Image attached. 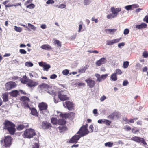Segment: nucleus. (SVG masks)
Here are the masks:
<instances>
[{
  "mask_svg": "<svg viewBox=\"0 0 148 148\" xmlns=\"http://www.w3.org/2000/svg\"><path fill=\"white\" fill-rule=\"evenodd\" d=\"M4 129H6L11 135H13L16 131L15 125L12 122L8 120L5 121L4 123Z\"/></svg>",
  "mask_w": 148,
  "mask_h": 148,
  "instance_id": "nucleus-1",
  "label": "nucleus"
},
{
  "mask_svg": "<svg viewBox=\"0 0 148 148\" xmlns=\"http://www.w3.org/2000/svg\"><path fill=\"white\" fill-rule=\"evenodd\" d=\"M47 92L51 95H54L55 96L56 95L57 93H58V97L60 100L62 101L66 100L69 99L68 97H67L66 95H64L63 93V91L58 92L54 90L51 91H47Z\"/></svg>",
  "mask_w": 148,
  "mask_h": 148,
  "instance_id": "nucleus-2",
  "label": "nucleus"
},
{
  "mask_svg": "<svg viewBox=\"0 0 148 148\" xmlns=\"http://www.w3.org/2000/svg\"><path fill=\"white\" fill-rule=\"evenodd\" d=\"M130 140L140 144H142L146 148H148V145L144 139L142 138L135 136L131 138Z\"/></svg>",
  "mask_w": 148,
  "mask_h": 148,
  "instance_id": "nucleus-3",
  "label": "nucleus"
},
{
  "mask_svg": "<svg viewBox=\"0 0 148 148\" xmlns=\"http://www.w3.org/2000/svg\"><path fill=\"white\" fill-rule=\"evenodd\" d=\"M35 135V133L34 130L30 128L27 129L25 131L23 136L24 138H30L33 137Z\"/></svg>",
  "mask_w": 148,
  "mask_h": 148,
  "instance_id": "nucleus-4",
  "label": "nucleus"
},
{
  "mask_svg": "<svg viewBox=\"0 0 148 148\" xmlns=\"http://www.w3.org/2000/svg\"><path fill=\"white\" fill-rule=\"evenodd\" d=\"M88 126V124H86L85 125L82 126L77 132V134H79L81 137L88 134L89 133V131L87 129Z\"/></svg>",
  "mask_w": 148,
  "mask_h": 148,
  "instance_id": "nucleus-5",
  "label": "nucleus"
},
{
  "mask_svg": "<svg viewBox=\"0 0 148 148\" xmlns=\"http://www.w3.org/2000/svg\"><path fill=\"white\" fill-rule=\"evenodd\" d=\"M4 146L5 147H9L11 145L12 141V138L9 136L5 137L3 139Z\"/></svg>",
  "mask_w": 148,
  "mask_h": 148,
  "instance_id": "nucleus-6",
  "label": "nucleus"
},
{
  "mask_svg": "<svg viewBox=\"0 0 148 148\" xmlns=\"http://www.w3.org/2000/svg\"><path fill=\"white\" fill-rule=\"evenodd\" d=\"M38 107L41 113H43V111H45L47 113H49V112L47 110V105L46 103L43 102L40 103L38 105Z\"/></svg>",
  "mask_w": 148,
  "mask_h": 148,
  "instance_id": "nucleus-7",
  "label": "nucleus"
},
{
  "mask_svg": "<svg viewBox=\"0 0 148 148\" xmlns=\"http://www.w3.org/2000/svg\"><path fill=\"white\" fill-rule=\"evenodd\" d=\"M16 86V84L12 81H10L5 84L6 89L7 90H10L15 88Z\"/></svg>",
  "mask_w": 148,
  "mask_h": 148,
  "instance_id": "nucleus-8",
  "label": "nucleus"
},
{
  "mask_svg": "<svg viewBox=\"0 0 148 148\" xmlns=\"http://www.w3.org/2000/svg\"><path fill=\"white\" fill-rule=\"evenodd\" d=\"M81 137L79 134H76L70 138L69 142L71 143H77Z\"/></svg>",
  "mask_w": 148,
  "mask_h": 148,
  "instance_id": "nucleus-9",
  "label": "nucleus"
},
{
  "mask_svg": "<svg viewBox=\"0 0 148 148\" xmlns=\"http://www.w3.org/2000/svg\"><path fill=\"white\" fill-rule=\"evenodd\" d=\"M63 105L64 107H67L69 110H72L74 109V104L71 101H66L65 102L63 103Z\"/></svg>",
  "mask_w": 148,
  "mask_h": 148,
  "instance_id": "nucleus-10",
  "label": "nucleus"
},
{
  "mask_svg": "<svg viewBox=\"0 0 148 148\" xmlns=\"http://www.w3.org/2000/svg\"><path fill=\"white\" fill-rule=\"evenodd\" d=\"M21 100L23 102V103L25 105L24 106L29 108V105L28 103L29 101V99L26 96H23L21 98Z\"/></svg>",
  "mask_w": 148,
  "mask_h": 148,
  "instance_id": "nucleus-11",
  "label": "nucleus"
},
{
  "mask_svg": "<svg viewBox=\"0 0 148 148\" xmlns=\"http://www.w3.org/2000/svg\"><path fill=\"white\" fill-rule=\"evenodd\" d=\"M85 81L87 83L88 86L90 88L94 87L95 84V81L94 80L88 79L85 80Z\"/></svg>",
  "mask_w": 148,
  "mask_h": 148,
  "instance_id": "nucleus-12",
  "label": "nucleus"
},
{
  "mask_svg": "<svg viewBox=\"0 0 148 148\" xmlns=\"http://www.w3.org/2000/svg\"><path fill=\"white\" fill-rule=\"evenodd\" d=\"M107 62V60L106 58H102L95 62L96 65L98 66H100L101 64L106 63Z\"/></svg>",
  "mask_w": 148,
  "mask_h": 148,
  "instance_id": "nucleus-13",
  "label": "nucleus"
},
{
  "mask_svg": "<svg viewBox=\"0 0 148 148\" xmlns=\"http://www.w3.org/2000/svg\"><path fill=\"white\" fill-rule=\"evenodd\" d=\"M121 40V38H117L112 40H108L106 42V44L108 45H111L114 43L119 42Z\"/></svg>",
  "mask_w": 148,
  "mask_h": 148,
  "instance_id": "nucleus-14",
  "label": "nucleus"
},
{
  "mask_svg": "<svg viewBox=\"0 0 148 148\" xmlns=\"http://www.w3.org/2000/svg\"><path fill=\"white\" fill-rule=\"evenodd\" d=\"M110 9L112 14L116 17L118 15V12L121 11V8H115L112 7Z\"/></svg>",
  "mask_w": 148,
  "mask_h": 148,
  "instance_id": "nucleus-15",
  "label": "nucleus"
},
{
  "mask_svg": "<svg viewBox=\"0 0 148 148\" xmlns=\"http://www.w3.org/2000/svg\"><path fill=\"white\" fill-rule=\"evenodd\" d=\"M120 114L117 112H114L111 114L109 115L108 118H110L112 119H118L120 117Z\"/></svg>",
  "mask_w": 148,
  "mask_h": 148,
  "instance_id": "nucleus-16",
  "label": "nucleus"
},
{
  "mask_svg": "<svg viewBox=\"0 0 148 148\" xmlns=\"http://www.w3.org/2000/svg\"><path fill=\"white\" fill-rule=\"evenodd\" d=\"M139 7L138 4H133L132 5L126 6L125 7V8L127 10H132L133 9Z\"/></svg>",
  "mask_w": 148,
  "mask_h": 148,
  "instance_id": "nucleus-17",
  "label": "nucleus"
},
{
  "mask_svg": "<svg viewBox=\"0 0 148 148\" xmlns=\"http://www.w3.org/2000/svg\"><path fill=\"white\" fill-rule=\"evenodd\" d=\"M40 48L46 50H50L52 49V47L48 44H44L40 47Z\"/></svg>",
  "mask_w": 148,
  "mask_h": 148,
  "instance_id": "nucleus-18",
  "label": "nucleus"
},
{
  "mask_svg": "<svg viewBox=\"0 0 148 148\" xmlns=\"http://www.w3.org/2000/svg\"><path fill=\"white\" fill-rule=\"evenodd\" d=\"M42 127L44 129H48L51 127V125L49 122L45 121L42 123Z\"/></svg>",
  "mask_w": 148,
  "mask_h": 148,
  "instance_id": "nucleus-19",
  "label": "nucleus"
},
{
  "mask_svg": "<svg viewBox=\"0 0 148 148\" xmlns=\"http://www.w3.org/2000/svg\"><path fill=\"white\" fill-rule=\"evenodd\" d=\"M27 84V85L29 87H34L38 84V83L36 82L30 80L28 82Z\"/></svg>",
  "mask_w": 148,
  "mask_h": 148,
  "instance_id": "nucleus-20",
  "label": "nucleus"
},
{
  "mask_svg": "<svg viewBox=\"0 0 148 148\" xmlns=\"http://www.w3.org/2000/svg\"><path fill=\"white\" fill-rule=\"evenodd\" d=\"M89 66L88 65H85L84 67H82L78 70V72L80 73H84L86 70L88 68Z\"/></svg>",
  "mask_w": 148,
  "mask_h": 148,
  "instance_id": "nucleus-21",
  "label": "nucleus"
},
{
  "mask_svg": "<svg viewBox=\"0 0 148 148\" xmlns=\"http://www.w3.org/2000/svg\"><path fill=\"white\" fill-rule=\"evenodd\" d=\"M147 27V25L145 23H142L140 25H137L136 26V28L137 29H141L145 28Z\"/></svg>",
  "mask_w": 148,
  "mask_h": 148,
  "instance_id": "nucleus-22",
  "label": "nucleus"
},
{
  "mask_svg": "<svg viewBox=\"0 0 148 148\" xmlns=\"http://www.w3.org/2000/svg\"><path fill=\"white\" fill-rule=\"evenodd\" d=\"M116 30L117 29H106L105 30V31L106 33L110 34H114V32H116Z\"/></svg>",
  "mask_w": 148,
  "mask_h": 148,
  "instance_id": "nucleus-23",
  "label": "nucleus"
},
{
  "mask_svg": "<svg viewBox=\"0 0 148 148\" xmlns=\"http://www.w3.org/2000/svg\"><path fill=\"white\" fill-rule=\"evenodd\" d=\"M18 92L17 90H13L10 93V95L11 96L15 97L18 95Z\"/></svg>",
  "mask_w": 148,
  "mask_h": 148,
  "instance_id": "nucleus-24",
  "label": "nucleus"
},
{
  "mask_svg": "<svg viewBox=\"0 0 148 148\" xmlns=\"http://www.w3.org/2000/svg\"><path fill=\"white\" fill-rule=\"evenodd\" d=\"M70 114L69 113H61L60 114V116L63 118H67L70 116Z\"/></svg>",
  "mask_w": 148,
  "mask_h": 148,
  "instance_id": "nucleus-25",
  "label": "nucleus"
},
{
  "mask_svg": "<svg viewBox=\"0 0 148 148\" xmlns=\"http://www.w3.org/2000/svg\"><path fill=\"white\" fill-rule=\"evenodd\" d=\"M50 67L51 66L49 64H47L46 63H44L43 69L44 71H48Z\"/></svg>",
  "mask_w": 148,
  "mask_h": 148,
  "instance_id": "nucleus-26",
  "label": "nucleus"
},
{
  "mask_svg": "<svg viewBox=\"0 0 148 148\" xmlns=\"http://www.w3.org/2000/svg\"><path fill=\"white\" fill-rule=\"evenodd\" d=\"M110 80L112 81H116L117 79V75L114 73L112 74L110 77Z\"/></svg>",
  "mask_w": 148,
  "mask_h": 148,
  "instance_id": "nucleus-27",
  "label": "nucleus"
},
{
  "mask_svg": "<svg viewBox=\"0 0 148 148\" xmlns=\"http://www.w3.org/2000/svg\"><path fill=\"white\" fill-rule=\"evenodd\" d=\"M31 114L32 115L35 116H38L37 112L36 110L34 108H33L31 110Z\"/></svg>",
  "mask_w": 148,
  "mask_h": 148,
  "instance_id": "nucleus-28",
  "label": "nucleus"
},
{
  "mask_svg": "<svg viewBox=\"0 0 148 148\" xmlns=\"http://www.w3.org/2000/svg\"><path fill=\"white\" fill-rule=\"evenodd\" d=\"M28 125L25 126L23 124H20L16 127V129L18 130H21L23 129L25 127H27Z\"/></svg>",
  "mask_w": 148,
  "mask_h": 148,
  "instance_id": "nucleus-29",
  "label": "nucleus"
},
{
  "mask_svg": "<svg viewBox=\"0 0 148 148\" xmlns=\"http://www.w3.org/2000/svg\"><path fill=\"white\" fill-rule=\"evenodd\" d=\"M66 122V121L65 120L62 119H61L58 120V123L59 125H63L65 124Z\"/></svg>",
  "mask_w": 148,
  "mask_h": 148,
  "instance_id": "nucleus-30",
  "label": "nucleus"
},
{
  "mask_svg": "<svg viewBox=\"0 0 148 148\" xmlns=\"http://www.w3.org/2000/svg\"><path fill=\"white\" fill-rule=\"evenodd\" d=\"M21 83L25 84L27 81V79L26 76H24L23 78L21 79Z\"/></svg>",
  "mask_w": 148,
  "mask_h": 148,
  "instance_id": "nucleus-31",
  "label": "nucleus"
},
{
  "mask_svg": "<svg viewBox=\"0 0 148 148\" xmlns=\"http://www.w3.org/2000/svg\"><path fill=\"white\" fill-rule=\"evenodd\" d=\"M3 99L4 102H6L8 101V94L5 93L3 95Z\"/></svg>",
  "mask_w": 148,
  "mask_h": 148,
  "instance_id": "nucleus-32",
  "label": "nucleus"
},
{
  "mask_svg": "<svg viewBox=\"0 0 148 148\" xmlns=\"http://www.w3.org/2000/svg\"><path fill=\"white\" fill-rule=\"evenodd\" d=\"M40 88L41 89H45V91L46 90H45L46 88H49L48 87V85L45 84H43L42 85H41L40 86Z\"/></svg>",
  "mask_w": 148,
  "mask_h": 148,
  "instance_id": "nucleus-33",
  "label": "nucleus"
},
{
  "mask_svg": "<svg viewBox=\"0 0 148 148\" xmlns=\"http://www.w3.org/2000/svg\"><path fill=\"white\" fill-rule=\"evenodd\" d=\"M113 145V143L112 142H110L106 143L104 144V145L105 146L108 147H111Z\"/></svg>",
  "mask_w": 148,
  "mask_h": 148,
  "instance_id": "nucleus-34",
  "label": "nucleus"
},
{
  "mask_svg": "<svg viewBox=\"0 0 148 148\" xmlns=\"http://www.w3.org/2000/svg\"><path fill=\"white\" fill-rule=\"evenodd\" d=\"M54 44H57L58 47H61V43L60 41L58 40H56L54 42Z\"/></svg>",
  "mask_w": 148,
  "mask_h": 148,
  "instance_id": "nucleus-35",
  "label": "nucleus"
},
{
  "mask_svg": "<svg viewBox=\"0 0 148 148\" xmlns=\"http://www.w3.org/2000/svg\"><path fill=\"white\" fill-rule=\"evenodd\" d=\"M108 75V74H107L101 75L100 77L101 82L105 79L107 77Z\"/></svg>",
  "mask_w": 148,
  "mask_h": 148,
  "instance_id": "nucleus-36",
  "label": "nucleus"
},
{
  "mask_svg": "<svg viewBox=\"0 0 148 148\" xmlns=\"http://www.w3.org/2000/svg\"><path fill=\"white\" fill-rule=\"evenodd\" d=\"M30 75L31 77H34L36 78H37L38 77V74L35 72H33L32 73H30Z\"/></svg>",
  "mask_w": 148,
  "mask_h": 148,
  "instance_id": "nucleus-37",
  "label": "nucleus"
},
{
  "mask_svg": "<svg viewBox=\"0 0 148 148\" xmlns=\"http://www.w3.org/2000/svg\"><path fill=\"white\" fill-rule=\"evenodd\" d=\"M114 14H110L107 15V18L108 19H111L112 18L116 17Z\"/></svg>",
  "mask_w": 148,
  "mask_h": 148,
  "instance_id": "nucleus-38",
  "label": "nucleus"
},
{
  "mask_svg": "<svg viewBox=\"0 0 148 148\" xmlns=\"http://www.w3.org/2000/svg\"><path fill=\"white\" fill-rule=\"evenodd\" d=\"M51 121L53 124L56 125L57 124V120L56 118H52L51 119Z\"/></svg>",
  "mask_w": 148,
  "mask_h": 148,
  "instance_id": "nucleus-39",
  "label": "nucleus"
},
{
  "mask_svg": "<svg viewBox=\"0 0 148 148\" xmlns=\"http://www.w3.org/2000/svg\"><path fill=\"white\" fill-rule=\"evenodd\" d=\"M129 65V62L127 61L124 62L123 64V66L124 68H127Z\"/></svg>",
  "mask_w": 148,
  "mask_h": 148,
  "instance_id": "nucleus-40",
  "label": "nucleus"
},
{
  "mask_svg": "<svg viewBox=\"0 0 148 148\" xmlns=\"http://www.w3.org/2000/svg\"><path fill=\"white\" fill-rule=\"evenodd\" d=\"M28 25L29 27L31 28L32 29L34 30H35L36 28V27L30 23H28Z\"/></svg>",
  "mask_w": 148,
  "mask_h": 148,
  "instance_id": "nucleus-41",
  "label": "nucleus"
},
{
  "mask_svg": "<svg viewBox=\"0 0 148 148\" xmlns=\"http://www.w3.org/2000/svg\"><path fill=\"white\" fill-rule=\"evenodd\" d=\"M35 6L34 4L33 3H31L29 5H27L26 6V7L30 9H32L34 8L35 7Z\"/></svg>",
  "mask_w": 148,
  "mask_h": 148,
  "instance_id": "nucleus-42",
  "label": "nucleus"
},
{
  "mask_svg": "<svg viewBox=\"0 0 148 148\" xmlns=\"http://www.w3.org/2000/svg\"><path fill=\"white\" fill-rule=\"evenodd\" d=\"M25 64L27 67H32L33 66V64L30 62H26L25 63Z\"/></svg>",
  "mask_w": 148,
  "mask_h": 148,
  "instance_id": "nucleus-43",
  "label": "nucleus"
},
{
  "mask_svg": "<svg viewBox=\"0 0 148 148\" xmlns=\"http://www.w3.org/2000/svg\"><path fill=\"white\" fill-rule=\"evenodd\" d=\"M95 76L97 78V81H98L99 82H101V80L100 79L101 76L100 74H96L95 75Z\"/></svg>",
  "mask_w": 148,
  "mask_h": 148,
  "instance_id": "nucleus-44",
  "label": "nucleus"
},
{
  "mask_svg": "<svg viewBox=\"0 0 148 148\" xmlns=\"http://www.w3.org/2000/svg\"><path fill=\"white\" fill-rule=\"evenodd\" d=\"M14 29L15 31L19 32H21L22 30L21 28L18 27L16 26H14Z\"/></svg>",
  "mask_w": 148,
  "mask_h": 148,
  "instance_id": "nucleus-45",
  "label": "nucleus"
},
{
  "mask_svg": "<svg viewBox=\"0 0 148 148\" xmlns=\"http://www.w3.org/2000/svg\"><path fill=\"white\" fill-rule=\"evenodd\" d=\"M111 123L110 121H109L107 119H105L104 122L105 124L107 126L110 125Z\"/></svg>",
  "mask_w": 148,
  "mask_h": 148,
  "instance_id": "nucleus-46",
  "label": "nucleus"
},
{
  "mask_svg": "<svg viewBox=\"0 0 148 148\" xmlns=\"http://www.w3.org/2000/svg\"><path fill=\"white\" fill-rule=\"evenodd\" d=\"M69 73V71L68 69L63 70L62 72L63 74L64 75H67Z\"/></svg>",
  "mask_w": 148,
  "mask_h": 148,
  "instance_id": "nucleus-47",
  "label": "nucleus"
},
{
  "mask_svg": "<svg viewBox=\"0 0 148 148\" xmlns=\"http://www.w3.org/2000/svg\"><path fill=\"white\" fill-rule=\"evenodd\" d=\"M132 132L134 134L136 133L137 132H139V130L137 129L136 127H134L132 129Z\"/></svg>",
  "mask_w": 148,
  "mask_h": 148,
  "instance_id": "nucleus-48",
  "label": "nucleus"
},
{
  "mask_svg": "<svg viewBox=\"0 0 148 148\" xmlns=\"http://www.w3.org/2000/svg\"><path fill=\"white\" fill-rule=\"evenodd\" d=\"M91 1V0H84V4L85 5H88Z\"/></svg>",
  "mask_w": 148,
  "mask_h": 148,
  "instance_id": "nucleus-49",
  "label": "nucleus"
},
{
  "mask_svg": "<svg viewBox=\"0 0 148 148\" xmlns=\"http://www.w3.org/2000/svg\"><path fill=\"white\" fill-rule=\"evenodd\" d=\"M117 75V74L121 75L122 73V72L121 70L119 69H117L116 70V72L114 73Z\"/></svg>",
  "mask_w": 148,
  "mask_h": 148,
  "instance_id": "nucleus-50",
  "label": "nucleus"
},
{
  "mask_svg": "<svg viewBox=\"0 0 148 148\" xmlns=\"http://www.w3.org/2000/svg\"><path fill=\"white\" fill-rule=\"evenodd\" d=\"M142 56L145 58H147L148 57V52L147 51H144L143 53Z\"/></svg>",
  "mask_w": 148,
  "mask_h": 148,
  "instance_id": "nucleus-51",
  "label": "nucleus"
},
{
  "mask_svg": "<svg viewBox=\"0 0 148 148\" xmlns=\"http://www.w3.org/2000/svg\"><path fill=\"white\" fill-rule=\"evenodd\" d=\"M141 67L142 66L139 63H137L135 66V67L136 69H140Z\"/></svg>",
  "mask_w": 148,
  "mask_h": 148,
  "instance_id": "nucleus-52",
  "label": "nucleus"
},
{
  "mask_svg": "<svg viewBox=\"0 0 148 148\" xmlns=\"http://www.w3.org/2000/svg\"><path fill=\"white\" fill-rule=\"evenodd\" d=\"M19 52L21 54H25L27 53V51L25 50L22 49H20Z\"/></svg>",
  "mask_w": 148,
  "mask_h": 148,
  "instance_id": "nucleus-53",
  "label": "nucleus"
},
{
  "mask_svg": "<svg viewBox=\"0 0 148 148\" xmlns=\"http://www.w3.org/2000/svg\"><path fill=\"white\" fill-rule=\"evenodd\" d=\"M124 129L126 131H130L131 130V127L130 126L127 125L125 126Z\"/></svg>",
  "mask_w": 148,
  "mask_h": 148,
  "instance_id": "nucleus-54",
  "label": "nucleus"
},
{
  "mask_svg": "<svg viewBox=\"0 0 148 148\" xmlns=\"http://www.w3.org/2000/svg\"><path fill=\"white\" fill-rule=\"evenodd\" d=\"M39 145L38 143H36L34 145H33L32 148H39Z\"/></svg>",
  "mask_w": 148,
  "mask_h": 148,
  "instance_id": "nucleus-55",
  "label": "nucleus"
},
{
  "mask_svg": "<svg viewBox=\"0 0 148 148\" xmlns=\"http://www.w3.org/2000/svg\"><path fill=\"white\" fill-rule=\"evenodd\" d=\"M123 121H125V123H127L129 124V120L126 117H124L123 119Z\"/></svg>",
  "mask_w": 148,
  "mask_h": 148,
  "instance_id": "nucleus-56",
  "label": "nucleus"
},
{
  "mask_svg": "<svg viewBox=\"0 0 148 148\" xmlns=\"http://www.w3.org/2000/svg\"><path fill=\"white\" fill-rule=\"evenodd\" d=\"M130 31L128 29H125L123 32V34L124 35H126L129 33Z\"/></svg>",
  "mask_w": 148,
  "mask_h": 148,
  "instance_id": "nucleus-57",
  "label": "nucleus"
},
{
  "mask_svg": "<svg viewBox=\"0 0 148 148\" xmlns=\"http://www.w3.org/2000/svg\"><path fill=\"white\" fill-rule=\"evenodd\" d=\"M57 77V75L56 74H53L51 75L50 78L51 79H54L56 78Z\"/></svg>",
  "mask_w": 148,
  "mask_h": 148,
  "instance_id": "nucleus-58",
  "label": "nucleus"
},
{
  "mask_svg": "<svg viewBox=\"0 0 148 148\" xmlns=\"http://www.w3.org/2000/svg\"><path fill=\"white\" fill-rule=\"evenodd\" d=\"M54 3V2L53 0H48L46 2L47 4H53Z\"/></svg>",
  "mask_w": 148,
  "mask_h": 148,
  "instance_id": "nucleus-59",
  "label": "nucleus"
},
{
  "mask_svg": "<svg viewBox=\"0 0 148 148\" xmlns=\"http://www.w3.org/2000/svg\"><path fill=\"white\" fill-rule=\"evenodd\" d=\"M105 119H99L97 121V122L98 123L100 124H102L104 123Z\"/></svg>",
  "mask_w": 148,
  "mask_h": 148,
  "instance_id": "nucleus-60",
  "label": "nucleus"
},
{
  "mask_svg": "<svg viewBox=\"0 0 148 148\" xmlns=\"http://www.w3.org/2000/svg\"><path fill=\"white\" fill-rule=\"evenodd\" d=\"M125 43L124 42H122L119 43L118 44V47L119 48H121V47H123L124 46Z\"/></svg>",
  "mask_w": 148,
  "mask_h": 148,
  "instance_id": "nucleus-61",
  "label": "nucleus"
},
{
  "mask_svg": "<svg viewBox=\"0 0 148 148\" xmlns=\"http://www.w3.org/2000/svg\"><path fill=\"white\" fill-rule=\"evenodd\" d=\"M94 127H93V126L92 125H90L89 127V130L91 131V132H92L94 131V129H93Z\"/></svg>",
  "mask_w": 148,
  "mask_h": 148,
  "instance_id": "nucleus-62",
  "label": "nucleus"
},
{
  "mask_svg": "<svg viewBox=\"0 0 148 148\" xmlns=\"http://www.w3.org/2000/svg\"><path fill=\"white\" fill-rule=\"evenodd\" d=\"M128 84V82L127 80H124L123 81V85L125 86H126Z\"/></svg>",
  "mask_w": 148,
  "mask_h": 148,
  "instance_id": "nucleus-63",
  "label": "nucleus"
},
{
  "mask_svg": "<svg viewBox=\"0 0 148 148\" xmlns=\"http://www.w3.org/2000/svg\"><path fill=\"white\" fill-rule=\"evenodd\" d=\"M143 21L148 23V15L146 16L143 19Z\"/></svg>",
  "mask_w": 148,
  "mask_h": 148,
  "instance_id": "nucleus-64",
  "label": "nucleus"
}]
</instances>
